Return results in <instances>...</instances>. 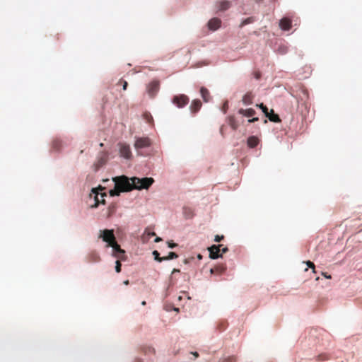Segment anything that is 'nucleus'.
Here are the masks:
<instances>
[{"label":"nucleus","mask_w":362,"mask_h":362,"mask_svg":"<svg viewBox=\"0 0 362 362\" xmlns=\"http://www.w3.org/2000/svg\"><path fill=\"white\" fill-rule=\"evenodd\" d=\"M112 180L114 183V189L109 191V194L112 197L119 196L122 192H127L133 189L147 190L154 182L152 177H132L129 178L124 175L112 177Z\"/></svg>","instance_id":"f257e3e1"},{"label":"nucleus","mask_w":362,"mask_h":362,"mask_svg":"<svg viewBox=\"0 0 362 362\" xmlns=\"http://www.w3.org/2000/svg\"><path fill=\"white\" fill-rule=\"evenodd\" d=\"M104 189V187L99 186L96 188H93L89 194L90 199H93L94 203L90 205V208L95 209L98 206L99 203L105 204V197L106 196L105 193H102L101 192Z\"/></svg>","instance_id":"f03ea898"},{"label":"nucleus","mask_w":362,"mask_h":362,"mask_svg":"<svg viewBox=\"0 0 362 362\" xmlns=\"http://www.w3.org/2000/svg\"><path fill=\"white\" fill-rule=\"evenodd\" d=\"M100 236L104 242L107 243L108 247L117 243L112 230H103Z\"/></svg>","instance_id":"7ed1b4c3"},{"label":"nucleus","mask_w":362,"mask_h":362,"mask_svg":"<svg viewBox=\"0 0 362 362\" xmlns=\"http://www.w3.org/2000/svg\"><path fill=\"white\" fill-rule=\"evenodd\" d=\"M112 248V255L117 258L123 259L124 257V250L120 248L117 243H113L110 246Z\"/></svg>","instance_id":"20e7f679"},{"label":"nucleus","mask_w":362,"mask_h":362,"mask_svg":"<svg viewBox=\"0 0 362 362\" xmlns=\"http://www.w3.org/2000/svg\"><path fill=\"white\" fill-rule=\"evenodd\" d=\"M259 107L262 110L265 115L269 118V119L272 122H280V119L277 115L274 114L272 110H271L270 112H268L267 108L263 105V104H260Z\"/></svg>","instance_id":"39448f33"},{"label":"nucleus","mask_w":362,"mask_h":362,"mask_svg":"<svg viewBox=\"0 0 362 362\" xmlns=\"http://www.w3.org/2000/svg\"><path fill=\"white\" fill-rule=\"evenodd\" d=\"M221 245H212L209 247H208V250L209 252V257L212 259H215L219 257H222V255L219 254V252L221 251L220 247Z\"/></svg>","instance_id":"423d86ee"},{"label":"nucleus","mask_w":362,"mask_h":362,"mask_svg":"<svg viewBox=\"0 0 362 362\" xmlns=\"http://www.w3.org/2000/svg\"><path fill=\"white\" fill-rule=\"evenodd\" d=\"M221 24V21L219 18H213L210 19L207 23V27L209 30L211 31H215L218 30Z\"/></svg>","instance_id":"0eeeda50"},{"label":"nucleus","mask_w":362,"mask_h":362,"mask_svg":"<svg viewBox=\"0 0 362 362\" xmlns=\"http://www.w3.org/2000/svg\"><path fill=\"white\" fill-rule=\"evenodd\" d=\"M151 144V141L148 138H138L135 141L134 146L136 148H144Z\"/></svg>","instance_id":"6e6552de"},{"label":"nucleus","mask_w":362,"mask_h":362,"mask_svg":"<svg viewBox=\"0 0 362 362\" xmlns=\"http://www.w3.org/2000/svg\"><path fill=\"white\" fill-rule=\"evenodd\" d=\"M119 151L121 156L125 158H129L131 156V152L128 146L124 144H121L119 146Z\"/></svg>","instance_id":"1a4fd4ad"},{"label":"nucleus","mask_w":362,"mask_h":362,"mask_svg":"<svg viewBox=\"0 0 362 362\" xmlns=\"http://www.w3.org/2000/svg\"><path fill=\"white\" fill-rule=\"evenodd\" d=\"M291 21L288 18H282L279 22L281 29L288 30L291 28Z\"/></svg>","instance_id":"9d476101"},{"label":"nucleus","mask_w":362,"mask_h":362,"mask_svg":"<svg viewBox=\"0 0 362 362\" xmlns=\"http://www.w3.org/2000/svg\"><path fill=\"white\" fill-rule=\"evenodd\" d=\"M174 101L177 103L178 107H182L187 103V98L185 95H180L176 97Z\"/></svg>","instance_id":"9b49d317"},{"label":"nucleus","mask_w":362,"mask_h":362,"mask_svg":"<svg viewBox=\"0 0 362 362\" xmlns=\"http://www.w3.org/2000/svg\"><path fill=\"white\" fill-rule=\"evenodd\" d=\"M258 144V139L256 137L252 136L248 139L247 144L250 147H255Z\"/></svg>","instance_id":"f8f14e48"},{"label":"nucleus","mask_w":362,"mask_h":362,"mask_svg":"<svg viewBox=\"0 0 362 362\" xmlns=\"http://www.w3.org/2000/svg\"><path fill=\"white\" fill-rule=\"evenodd\" d=\"M230 6V3L228 1H221L219 4L218 9L220 11H225Z\"/></svg>","instance_id":"ddd939ff"},{"label":"nucleus","mask_w":362,"mask_h":362,"mask_svg":"<svg viewBox=\"0 0 362 362\" xmlns=\"http://www.w3.org/2000/svg\"><path fill=\"white\" fill-rule=\"evenodd\" d=\"M201 103H199V101L194 100L190 105V108L193 111H197V110L199 109Z\"/></svg>","instance_id":"4468645a"},{"label":"nucleus","mask_w":362,"mask_h":362,"mask_svg":"<svg viewBox=\"0 0 362 362\" xmlns=\"http://www.w3.org/2000/svg\"><path fill=\"white\" fill-rule=\"evenodd\" d=\"M240 112L246 117H250L254 114L255 111L252 109H247L240 110Z\"/></svg>","instance_id":"2eb2a0df"},{"label":"nucleus","mask_w":362,"mask_h":362,"mask_svg":"<svg viewBox=\"0 0 362 362\" xmlns=\"http://www.w3.org/2000/svg\"><path fill=\"white\" fill-rule=\"evenodd\" d=\"M208 94H209V93L206 89H205L204 88H201V95H202V98L204 99V100L206 102L209 100V99L207 98Z\"/></svg>","instance_id":"dca6fc26"},{"label":"nucleus","mask_w":362,"mask_h":362,"mask_svg":"<svg viewBox=\"0 0 362 362\" xmlns=\"http://www.w3.org/2000/svg\"><path fill=\"white\" fill-rule=\"evenodd\" d=\"M153 255L154 256V259L155 260H157L158 262H161L163 260H164V257H159V253L158 251L156 250H154L153 252H152Z\"/></svg>","instance_id":"f3484780"},{"label":"nucleus","mask_w":362,"mask_h":362,"mask_svg":"<svg viewBox=\"0 0 362 362\" xmlns=\"http://www.w3.org/2000/svg\"><path fill=\"white\" fill-rule=\"evenodd\" d=\"M177 255L175 252H170L168 257H164V260H169L177 258Z\"/></svg>","instance_id":"a211bd4d"},{"label":"nucleus","mask_w":362,"mask_h":362,"mask_svg":"<svg viewBox=\"0 0 362 362\" xmlns=\"http://www.w3.org/2000/svg\"><path fill=\"white\" fill-rule=\"evenodd\" d=\"M303 263L305 264L308 266V267L311 268L313 273L315 272V265L313 264V262H311L310 261H307V262H303Z\"/></svg>","instance_id":"6ab92c4d"},{"label":"nucleus","mask_w":362,"mask_h":362,"mask_svg":"<svg viewBox=\"0 0 362 362\" xmlns=\"http://www.w3.org/2000/svg\"><path fill=\"white\" fill-rule=\"evenodd\" d=\"M119 259H117V260L115 262V264H116L115 270L117 273L120 272V271H121V264H120Z\"/></svg>","instance_id":"aec40b11"},{"label":"nucleus","mask_w":362,"mask_h":362,"mask_svg":"<svg viewBox=\"0 0 362 362\" xmlns=\"http://www.w3.org/2000/svg\"><path fill=\"white\" fill-rule=\"evenodd\" d=\"M223 238V235H216L214 237V241L215 242H220Z\"/></svg>","instance_id":"412c9836"},{"label":"nucleus","mask_w":362,"mask_h":362,"mask_svg":"<svg viewBox=\"0 0 362 362\" xmlns=\"http://www.w3.org/2000/svg\"><path fill=\"white\" fill-rule=\"evenodd\" d=\"M322 275L324 276L327 279H331V276L328 275L327 273L322 272Z\"/></svg>","instance_id":"4be33fe9"},{"label":"nucleus","mask_w":362,"mask_h":362,"mask_svg":"<svg viewBox=\"0 0 362 362\" xmlns=\"http://www.w3.org/2000/svg\"><path fill=\"white\" fill-rule=\"evenodd\" d=\"M176 245H177V244H175V243H168V247H169L170 248H173V247H175Z\"/></svg>","instance_id":"5701e85b"},{"label":"nucleus","mask_w":362,"mask_h":362,"mask_svg":"<svg viewBox=\"0 0 362 362\" xmlns=\"http://www.w3.org/2000/svg\"><path fill=\"white\" fill-rule=\"evenodd\" d=\"M148 236H154L156 234L154 232H146Z\"/></svg>","instance_id":"b1692460"},{"label":"nucleus","mask_w":362,"mask_h":362,"mask_svg":"<svg viewBox=\"0 0 362 362\" xmlns=\"http://www.w3.org/2000/svg\"><path fill=\"white\" fill-rule=\"evenodd\" d=\"M227 251H228V248L227 247H223V248L221 249L222 253H226Z\"/></svg>","instance_id":"393cba45"},{"label":"nucleus","mask_w":362,"mask_h":362,"mask_svg":"<svg viewBox=\"0 0 362 362\" xmlns=\"http://www.w3.org/2000/svg\"><path fill=\"white\" fill-rule=\"evenodd\" d=\"M180 272V270H179V269H173V271H172V274H175V273H177V272Z\"/></svg>","instance_id":"a878e982"},{"label":"nucleus","mask_w":362,"mask_h":362,"mask_svg":"<svg viewBox=\"0 0 362 362\" xmlns=\"http://www.w3.org/2000/svg\"><path fill=\"white\" fill-rule=\"evenodd\" d=\"M160 241H161V238H158H158H156L155 239V242H156V243H158V242H160Z\"/></svg>","instance_id":"bb28decb"},{"label":"nucleus","mask_w":362,"mask_h":362,"mask_svg":"<svg viewBox=\"0 0 362 362\" xmlns=\"http://www.w3.org/2000/svg\"><path fill=\"white\" fill-rule=\"evenodd\" d=\"M256 120H257V118L255 117V118H253L252 119H249L248 122H254V121H256Z\"/></svg>","instance_id":"cd10ccee"},{"label":"nucleus","mask_w":362,"mask_h":362,"mask_svg":"<svg viewBox=\"0 0 362 362\" xmlns=\"http://www.w3.org/2000/svg\"><path fill=\"white\" fill-rule=\"evenodd\" d=\"M197 257H198L199 259H202V256L201 255H199L197 256Z\"/></svg>","instance_id":"c85d7f7f"},{"label":"nucleus","mask_w":362,"mask_h":362,"mask_svg":"<svg viewBox=\"0 0 362 362\" xmlns=\"http://www.w3.org/2000/svg\"><path fill=\"white\" fill-rule=\"evenodd\" d=\"M124 284L125 285H127V284H129V281H128V280L125 281L124 282Z\"/></svg>","instance_id":"c756f323"},{"label":"nucleus","mask_w":362,"mask_h":362,"mask_svg":"<svg viewBox=\"0 0 362 362\" xmlns=\"http://www.w3.org/2000/svg\"><path fill=\"white\" fill-rule=\"evenodd\" d=\"M127 87V83H124V86H123V88L125 89Z\"/></svg>","instance_id":"7c9ffc66"},{"label":"nucleus","mask_w":362,"mask_h":362,"mask_svg":"<svg viewBox=\"0 0 362 362\" xmlns=\"http://www.w3.org/2000/svg\"><path fill=\"white\" fill-rule=\"evenodd\" d=\"M141 304H142L143 305H146V302H145V301H143V302L141 303Z\"/></svg>","instance_id":"2f4dec72"}]
</instances>
